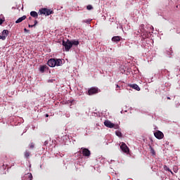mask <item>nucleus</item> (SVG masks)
<instances>
[{
	"label": "nucleus",
	"mask_w": 180,
	"mask_h": 180,
	"mask_svg": "<svg viewBox=\"0 0 180 180\" xmlns=\"http://www.w3.org/2000/svg\"><path fill=\"white\" fill-rule=\"evenodd\" d=\"M47 64L49 67H60L63 64L61 59L51 58L48 60Z\"/></svg>",
	"instance_id": "obj_1"
},
{
	"label": "nucleus",
	"mask_w": 180,
	"mask_h": 180,
	"mask_svg": "<svg viewBox=\"0 0 180 180\" xmlns=\"http://www.w3.org/2000/svg\"><path fill=\"white\" fill-rule=\"evenodd\" d=\"M104 125L105 126V127H109V129H115V130H117V129H119L118 124H115L108 120L104 122Z\"/></svg>",
	"instance_id": "obj_2"
},
{
	"label": "nucleus",
	"mask_w": 180,
	"mask_h": 180,
	"mask_svg": "<svg viewBox=\"0 0 180 180\" xmlns=\"http://www.w3.org/2000/svg\"><path fill=\"white\" fill-rule=\"evenodd\" d=\"M63 47H65V50L66 51H70L71 47H72V44L71 43V41H70V39H68L67 41H63Z\"/></svg>",
	"instance_id": "obj_3"
},
{
	"label": "nucleus",
	"mask_w": 180,
	"mask_h": 180,
	"mask_svg": "<svg viewBox=\"0 0 180 180\" xmlns=\"http://www.w3.org/2000/svg\"><path fill=\"white\" fill-rule=\"evenodd\" d=\"M38 13L39 15H45L46 16H49V15H51V13H53V11L48 8H42L39 9Z\"/></svg>",
	"instance_id": "obj_4"
},
{
	"label": "nucleus",
	"mask_w": 180,
	"mask_h": 180,
	"mask_svg": "<svg viewBox=\"0 0 180 180\" xmlns=\"http://www.w3.org/2000/svg\"><path fill=\"white\" fill-rule=\"evenodd\" d=\"M98 92H101V90L98 87H91L88 91L89 95H95V94H98Z\"/></svg>",
	"instance_id": "obj_5"
},
{
	"label": "nucleus",
	"mask_w": 180,
	"mask_h": 180,
	"mask_svg": "<svg viewBox=\"0 0 180 180\" xmlns=\"http://www.w3.org/2000/svg\"><path fill=\"white\" fill-rule=\"evenodd\" d=\"M9 31L7 30H4L1 34H0V40H6Z\"/></svg>",
	"instance_id": "obj_6"
},
{
	"label": "nucleus",
	"mask_w": 180,
	"mask_h": 180,
	"mask_svg": "<svg viewBox=\"0 0 180 180\" xmlns=\"http://www.w3.org/2000/svg\"><path fill=\"white\" fill-rule=\"evenodd\" d=\"M120 149L123 153H125L126 154H127L129 151V147H127V145H126L124 143H121Z\"/></svg>",
	"instance_id": "obj_7"
},
{
	"label": "nucleus",
	"mask_w": 180,
	"mask_h": 180,
	"mask_svg": "<svg viewBox=\"0 0 180 180\" xmlns=\"http://www.w3.org/2000/svg\"><path fill=\"white\" fill-rule=\"evenodd\" d=\"M82 153L84 157H90L91 156V151L88 148H82Z\"/></svg>",
	"instance_id": "obj_8"
},
{
	"label": "nucleus",
	"mask_w": 180,
	"mask_h": 180,
	"mask_svg": "<svg viewBox=\"0 0 180 180\" xmlns=\"http://www.w3.org/2000/svg\"><path fill=\"white\" fill-rule=\"evenodd\" d=\"M154 136L155 137H156V139H158L159 140L164 139V134L161 131H158L155 132Z\"/></svg>",
	"instance_id": "obj_9"
},
{
	"label": "nucleus",
	"mask_w": 180,
	"mask_h": 180,
	"mask_svg": "<svg viewBox=\"0 0 180 180\" xmlns=\"http://www.w3.org/2000/svg\"><path fill=\"white\" fill-rule=\"evenodd\" d=\"M33 179V176L31 174V173H27L25 174V176L22 177V180H32Z\"/></svg>",
	"instance_id": "obj_10"
},
{
	"label": "nucleus",
	"mask_w": 180,
	"mask_h": 180,
	"mask_svg": "<svg viewBox=\"0 0 180 180\" xmlns=\"http://www.w3.org/2000/svg\"><path fill=\"white\" fill-rule=\"evenodd\" d=\"M30 16H32V18H34V19H37V18H39V13L36 11H31Z\"/></svg>",
	"instance_id": "obj_11"
},
{
	"label": "nucleus",
	"mask_w": 180,
	"mask_h": 180,
	"mask_svg": "<svg viewBox=\"0 0 180 180\" xmlns=\"http://www.w3.org/2000/svg\"><path fill=\"white\" fill-rule=\"evenodd\" d=\"M130 88H132L133 89H136V91H140V86L136 84H129Z\"/></svg>",
	"instance_id": "obj_12"
},
{
	"label": "nucleus",
	"mask_w": 180,
	"mask_h": 180,
	"mask_svg": "<svg viewBox=\"0 0 180 180\" xmlns=\"http://www.w3.org/2000/svg\"><path fill=\"white\" fill-rule=\"evenodd\" d=\"M120 40H122V37L120 36L113 37L112 38V41H120Z\"/></svg>",
	"instance_id": "obj_13"
},
{
	"label": "nucleus",
	"mask_w": 180,
	"mask_h": 180,
	"mask_svg": "<svg viewBox=\"0 0 180 180\" xmlns=\"http://www.w3.org/2000/svg\"><path fill=\"white\" fill-rule=\"evenodd\" d=\"M25 19H26V15H23L21 18H19L16 21L15 23H20L22 22H23V20H25Z\"/></svg>",
	"instance_id": "obj_14"
},
{
	"label": "nucleus",
	"mask_w": 180,
	"mask_h": 180,
	"mask_svg": "<svg viewBox=\"0 0 180 180\" xmlns=\"http://www.w3.org/2000/svg\"><path fill=\"white\" fill-rule=\"evenodd\" d=\"M70 41L72 43V46H78V44H79V40L73 39V40H72Z\"/></svg>",
	"instance_id": "obj_15"
},
{
	"label": "nucleus",
	"mask_w": 180,
	"mask_h": 180,
	"mask_svg": "<svg viewBox=\"0 0 180 180\" xmlns=\"http://www.w3.org/2000/svg\"><path fill=\"white\" fill-rule=\"evenodd\" d=\"M46 70H47V65H42L39 68V71L41 72H44V71H46Z\"/></svg>",
	"instance_id": "obj_16"
},
{
	"label": "nucleus",
	"mask_w": 180,
	"mask_h": 180,
	"mask_svg": "<svg viewBox=\"0 0 180 180\" xmlns=\"http://www.w3.org/2000/svg\"><path fill=\"white\" fill-rule=\"evenodd\" d=\"M115 134L116 136H117V137H122V132L120 131H116Z\"/></svg>",
	"instance_id": "obj_17"
},
{
	"label": "nucleus",
	"mask_w": 180,
	"mask_h": 180,
	"mask_svg": "<svg viewBox=\"0 0 180 180\" xmlns=\"http://www.w3.org/2000/svg\"><path fill=\"white\" fill-rule=\"evenodd\" d=\"M92 20L91 19H87V20H84L83 21H82V23H91V21Z\"/></svg>",
	"instance_id": "obj_18"
},
{
	"label": "nucleus",
	"mask_w": 180,
	"mask_h": 180,
	"mask_svg": "<svg viewBox=\"0 0 180 180\" xmlns=\"http://www.w3.org/2000/svg\"><path fill=\"white\" fill-rule=\"evenodd\" d=\"M30 155V153L25 151V158H29Z\"/></svg>",
	"instance_id": "obj_19"
},
{
	"label": "nucleus",
	"mask_w": 180,
	"mask_h": 180,
	"mask_svg": "<svg viewBox=\"0 0 180 180\" xmlns=\"http://www.w3.org/2000/svg\"><path fill=\"white\" fill-rule=\"evenodd\" d=\"M164 169L165 171H168L169 172H171V169L167 165L164 166Z\"/></svg>",
	"instance_id": "obj_20"
},
{
	"label": "nucleus",
	"mask_w": 180,
	"mask_h": 180,
	"mask_svg": "<svg viewBox=\"0 0 180 180\" xmlns=\"http://www.w3.org/2000/svg\"><path fill=\"white\" fill-rule=\"evenodd\" d=\"M86 9H87L88 11H91V9H94V7L92 6V5H88V6H86Z\"/></svg>",
	"instance_id": "obj_21"
},
{
	"label": "nucleus",
	"mask_w": 180,
	"mask_h": 180,
	"mask_svg": "<svg viewBox=\"0 0 180 180\" xmlns=\"http://www.w3.org/2000/svg\"><path fill=\"white\" fill-rule=\"evenodd\" d=\"M150 153L151 154H153V155H155V150H154V148H153L151 146H150Z\"/></svg>",
	"instance_id": "obj_22"
},
{
	"label": "nucleus",
	"mask_w": 180,
	"mask_h": 180,
	"mask_svg": "<svg viewBox=\"0 0 180 180\" xmlns=\"http://www.w3.org/2000/svg\"><path fill=\"white\" fill-rule=\"evenodd\" d=\"M173 171H174V172H175V174H176V172H178V167H174L173 168Z\"/></svg>",
	"instance_id": "obj_23"
},
{
	"label": "nucleus",
	"mask_w": 180,
	"mask_h": 180,
	"mask_svg": "<svg viewBox=\"0 0 180 180\" xmlns=\"http://www.w3.org/2000/svg\"><path fill=\"white\" fill-rule=\"evenodd\" d=\"M4 20L0 18V25H2V23H4Z\"/></svg>",
	"instance_id": "obj_24"
},
{
	"label": "nucleus",
	"mask_w": 180,
	"mask_h": 180,
	"mask_svg": "<svg viewBox=\"0 0 180 180\" xmlns=\"http://www.w3.org/2000/svg\"><path fill=\"white\" fill-rule=\"evenodd\" d=\"M30 147V148H34V144L31 143Z\"/></svg>",
	"instance_id": "obj_25"
},
{
	"label": "nucleus",
	"mask_w": 180,
	"mask_h": 180,
	"mask_svg": "<svg viewBox=\"0 0 180 180\" xmlns=\"http://www.w3.org/2000/svg\"><path fill=\"white\" fill-rule=\"evenodd\" d=\"M48 82H54V79H49Z\"/></svg>",
	"instance_id": "obj_26"
},
{
	"label": "nucleus",
	"mask_w": 180,
	"mask_h": 180,
	"mask_svg": "<svg viewBox=\"0 0 180 180\" xmlns=\"http://www.w3.org/2000/svg\"><path fill=\"white\" fill-rule=\"evenodd\" d=\"M36 25H37V20H34V26H36Z\"/></svg>",
	"instance_id": "obj_27"
},
{
	"label": "nucleus",
	"mask_w": 180,
	"mask_h": 180,
	"mask_svg": "<svg viewBox=\"0 0 180 180\" xmlns=\"http://www.w3.org/2000/svg\"><path fill=\"white\" fill-rule=\"evenodd\" d=\"M28 27H34V25H29Z\"/></svg>",
	"instance_id": "obj_28"
},
{
	"label": "nucleus",
	"mask_w": 180,
	"mask_h": 180,
	"mask_svg": "<svg viewBox=\"0 0 180 180\" xmlns=\"http://www.w3.org/2000/svg\"><path fill=\"white\" fill-rule=\"evenodd\" d=\"M141 29H144V25H141Z\"/></svg>",
	"instance_id": "obj_29"
},
{
	"label": "nucleus",
	"mask_w": 180,
	"mask_h": 180,
	"mask_svg": "<svg viewBox=\"0 0 180 180\" xmlns=\"http://www.w3.org/2000/svg\"><path fill=\"white\" fill-rule=\"evenodd\" d=\"M116 88H120V86L116 85ZM116 91H117V89H116Z\"/></svg>",
	"instance_id": "obj_30"
},
{
	"label": "nucleus",
	"mask_w": 180,
	"mask_h": 180,
	"mask_svg": "<svg viewBox=\"0 0 180 180\" xmlns=\"http://www.w3.org/2000/svg\"><path fill=\"white\" fill-rule=\"evenodd\" d=\"M29 20H32V17H29Z\"/></svg>",
	"instance_id": "obj_31"
},
{
	"label": "nucleus",
	"mask_w": 180,
	"mask_h": 180,
	"mask_svg": "<svg viewBox=\"0 0 180 180\" xmlns=\"http://www.w3.org/2000/svg\"><path fill=\"white\" fill-rule=\"evenodd\" d=\"M171 174H172V175H174V172H172V171L171 170Z\"/></svg>",
	"instance_id": "obj_32"
},
{
	"label": "nucleus",
	"mask_w": 180,
	"mask_h": 180,
	"mask_svg": "<svg viewBox=\"0 0 180 180\" xmlns=\"http://www.w3.org/2000/svg\"><path fill=\"white\" fill-rule=\"evenodd\" d=\"M25 32H27V30L26 28L24 29Z\"/></svg>",
	"instance_id": "obj_33"
},
{
	"label": "nucleus",
	"mask_w": 180,
	"mask_h": 180,
	"mask_svg": "<svg viewBox=\"0 0 180 180\" xmlns=\"http://www.w3.org/2000/svg\"><path fill=\"white\" fill-rule=\"evenodd\" d=\"M46 117H49V114H46Z\"/></svg>",
	"instance_id": "obj_34"
},
{
	"label": "nucleus",
	"mask_w": 180,
	"mask_h": 180,
	"mask_svg": "<svg viewBox=\"0 0 180 180\" xmlns=\"http://www.w3.org/2000/svg\"><path fill=\"white\" fill-rule=\"evenodd\" d=\"M121 113H123V111H121Z\"/></svg>",
	"instance_id": "obj_35"
},
{
	"label": "nucleus",
	"mask_w": 180,
	"mask_h": 180,
	"mask_svg": "<svg viewBox=\"0 0 180 180\" xmlns=\"http://www.w3.org/2000/svg\"><path fill=\"white\" fill-rule=\"evenodd\" d=\"M167 98L169 99V97H168Z\"/></svg>",
	"instance_id": "obj_36"
}]
</instances>
